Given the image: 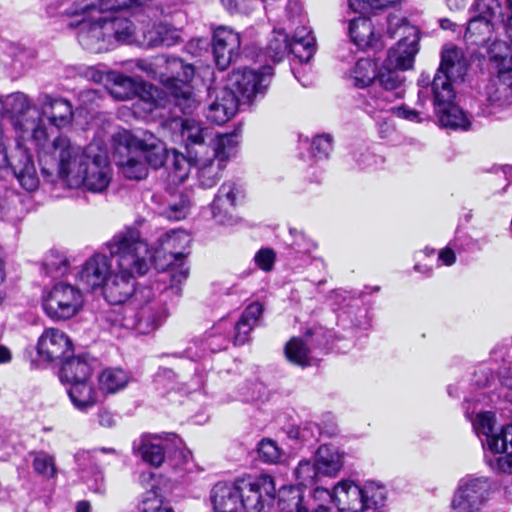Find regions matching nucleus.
Instances as JSON below:
<instances>
[{"label": "nucleus", "mask_w": 512, "mask_h": 512, "mask_svg": "<svg viewBox=\"0 0 512 512\" xmlns=\"http://www.w3.org/2000/svg\"><path fill=\"white\" fill-rule=\"evenodd\" d=\"M38 162L45 178L53 181L57 176L70 188L102 193L112 180L108 150L100 141L82 147L60 133L52 138L51 145L42 152Z\"/></svg>", "instance_id": "f257e3e1"}, {"label": "nucleus", "mask_w": 512, "mask_h": 512, "mask_svg": "<svg viewBox=\"0 0 512 512\" xmlns=\"http://www.w3.org/2000/svg\"><path fill=\"white\" fill-rule=\"evenodd\" d=\"M114 261L102 292L111 305L125 303L135 292L136 279L146 275L156 262L157 248L136 226L120 230L104 244Z\"/></svg>", "instance_id": "f03ea898"}, {"label": "nucleus", "mask_w": 512, "mask_h": 512, "mask_svg": "<svg viewBox=\"0 0 512 512\" xmlns=\"http://www.w3.org/2000/svg\"><path fill=\"white\" fill-rule=\"evenodd\" d=\"M157 138L145 133L142 140L130 131L119 130L112 136L113 157L121 173L131 180H140L147 176V165L154 169L160 167V157L156 152Z\"/></svg>", "instance_id": "7ed1b4c3"}, {"label": "nucleus", "mask_w": 512, "mask_h": 512, "mask_svg": "<svg viewBox=\"0 0 512 512\" xmlns=\"http://www.w3.org/2000/svg\"><path fill=\"white\" fill-rule=\"evenodd\" d=\"M478 436H484L482 445L493 456L486 455V463L497 473L512 474V425L495 431V415L492 412L466 411Z\"/></svg>", "instance_id": "20e7f679"}, {"label": "nucleus", "mask_w": 512, "mask_h": 512, "mask_svg": "<svg viewBox=\"0 0 512 512\" xmlns=\"http://www.w3.org/2000/svg\"><path fill=\"white\" fill-rule=\"evenodd\" d=\"M191 243V236L184 230L175 229L167 232L162 238V250L166 267L162 269V283L169 281L165 289L179 295L180 285L188 278L189 267L186 264L187 249Z\"/></svg>", "instance_id": "39448f33"}, {"label": "nucleus", "mask_w": 512, "mask_h": 512, "mask_svg": "<svg viewBox=\"0 0 512 512\" xmlns=\"http://www.w3.org/2000/svg\"><path fill=\"white\" fill-rule=\"evenodd\" d=\"M176 71V76L162 79V109L170 105L177 107L183 114L192 113L199 105V101L193 92L190 81L194 76V68L183 64L181 60L167 61Z\"/></svg>", "instance_id": "423d86ee"}, {"label": "nucleus", "mask_w": 512, "mask_h": 512, "mask_svg": "<svg viewBox=\"0 0 512 512\" xmlns=\"http://www.w3.org/2000/svg\"><path fill=\"white\" fill-rule=\"evenodd\" d=\"M398 69H389L385 63L378 75V84L368 91L363 101V110L374 119H384L391 110V104L403 96L404 78Z\"/></svg>", "instance_id": "0eeeda50"}, {"label": "nucleus", "mask_w": 512, "mask_h": 512, "mask_svg": "<svg viewBox=\"0 0 512 512\" xmlns=\"http://www.w3.org/2000/svg\"><path fill=\"white\" fill-rule=\"evenodd\" d=\"M387 34L390 38L399 37L395 47L388 51L385 67L389 69L408 70L412 68L418 52L419 32L416 27L397 17L388 19Z\"/></svg>", "instance_id": "6e6552de"}, {"label": "nucleus", "mask_w": 512, "mask_h": 512, "mask_svg": "<svg viewBox=\"0 0 512 512\" xmlns=\"http://www.w3.org/2000/svg\"><path fill=\"white\" fill-rule=\"evenodd\" d=\"M493 494L492 480L469 474L462 477L452 495L450 512H484Z\"/></svg>", "instance_id": "1a4fd4ad"}, {"label": "nucleus", "mask_w": 512, "mask_h": 512, "mask_svg": "<svg viewBox=\"0 0 512 512\" xmlns=\"http://www.w3.org/2000/svg\"><path fill=\"white\" fill-rule=\"evenodd\" d=\"M314 498L330 499L337 505L339 512H364L378 504L372 487L361 488L352 481L339 482L333 492L325 488H316Z\"/></svg>", "instance_id": "9d476101"}, {"label": "nucleus", "mask_w": 512, "mask_h": 512, "mask_svg": "<svg viewBox=\"0 0 512 512\" xmlns=\"http://www.w3.org/2000/svg\"><path fill=\"white\" fill-rule=\"evenodd\" d=\"M306 17L298 0H288L284 16L279 22L283 30L292 34V54L300 62H308L315 52V38L306 27Z\"/></svg>", "instance_id": "9b49d317"}, {"label": "nucleus", "mask_w": 512, "mask_h": 512, "mask_svg": "<svg viewBox=\"0 0 512 512\" xmlns=\"http://www.w3.org/2000/svg\"><path fill=\"white\" fill-rule=\"evenodd\" d=\"M42 306L48 317L69 320L82 309L83 296L77 287L59 282L43 292Z\"/></svg>", "instance_id": "f8f14e48"}, {"label": "nucleus", "mask_w": 512, "mask_h": 512, "mask_svg": "<svg viewBox=\"0 0 512 512\" xmlns=\"http://www.w3.org/2000/svg\"><path fill=\"white\" fill-rule=\"evenodd\" d=\"M431 86L435 113L440 125L453 130H469L471 121L464 111L454 104L455 92L453 88H448L447 79H433Z\"/></svg>", "instance_id": "ddd939ff"}, {"label": "nucleus", "mask_w": 512, "mask_h": 512, "mask_svg": "<svg viewBox=\"0 0 512 512\" xmlns=\"http://www.w3.org/2000/svg\"><path fill=\"white\" fill-rule=\"evenodd\" d=\"M111 95L118 100H128L134 94L138 96L134 104L135 113L143 118H149L158 109V98L160 92L157 87L146 82L137 83L131 77L119 75L115 78V86L110 91Z\"/></svg>", "instance_id": "4468645a"}, {"label": "nucleus", "mask_w": 512, "mask_h": 512, "mask_svg": "<svg viewBox=\"0 0 512 512\" xmlns=\"http://www.w3.org/2000/svg\"><path fill=\"white\" fill-rule=\"evenodd\" d=\"M273 69L263 67L260 71L244 68L233 71L228 78L226 89L232 90L240 101L251 102L260 93H264L270 85Z\"/></svg>", "instance_id": "2eb2a0df"}, {"label": "nucleus", "mask_w": 512, "mask_h": 512, "mask_svg": "<svg viewBox=\"0 0 512 512\" xmlns=\"http://www.w3.org/2000/svg\"><path fill=\"white\" fill-rule=\"evenodd\" d=\"M237 480L244 512H261L275 497L274 479L269 475Z\"/></svg>", "instance_id": "dca6fc26"}, {"label": "nucleus", "mask_w": 512, "mask_h": 512, "mask_svg": "<svg viewBox=\"0 0 512 512\" xmlns=\"http://www.w3.org/2000/svg\"><path fill=\"white\" fill-rule=\"evenodd\" d=\"M333 337L334 333L331 330L323 327L321 324H314L313 327L306 330L305 341L300 337H293L287 342L284 349L285 356L296 365L308 366L310 364L308 344L327 347L333 343Z\"/></svg>", "instance_id": "f3484780"}, {"label": "nucleus", "mask_w": 512, "mask_h": 512, "mask_svg": "<svg viewBox=\"0 0 512 512\" xmlns=\"http://www.w3.org/2000/svg\"><path fill=\"white\" fill-rule=\"evenodd\" d=\"M35 110L37 111L36 119H41V123L46 120L51 126L58 129L69 127L74 119L72 103L55 94L39 93L36 98Z\"/></svg>", "instance_id": "a211bd4d"}, {"label": "nucleus", "mask_w": 512, "mask_h": 512, "mask_svg": "<svg viewBox=\"0 0 512 512\" xmlns=\"http://www.w3.org/2000/svg\"><path fill=\"white\" fill-rule=\"evenodd\" d=\"M113 263L110 255L101 252L94 253L79 266L75 276L76 280L84 289L92 291L102 289L108 276L112 273Z\"/></svg>", "instance_id": "6ab92c4d"}, {"label": "nucleus", "mask_w": 512, "mask_h": 512, "mask_svg": "<svg viewBox=\"0 0 512 512\" xmlns=\"http://www.w3.org/2000/svg\"><path fill=\"white\" fill-rule=\"evenodd\" d=\"M36 350L38 357L43 362H61L73 353V344L63 331L57 328H47L39 337Z\"/></svg>", "instance_id": "aec40b11"}, {"label": "nucleus", "mask_w": 512, "mask_h": 512, "mask_svg": "<svg viewBox=\"0 0 512 512\" xmlns=\"http://www.w3.org/2000/svg\"><path fill=\"white\" fill-rule=\"evenodd\" d=\"M241 197H243V191L236 183L227 181L220 186L210 205L212 217L216 223L227 226L237 223V217L232 211Z\"/></svg>", "instance_id": "412c9836"}, {"label": "nucleus", "mask_w": 512, "mask_h": 512, "mask_svg": "<svg viewBox=\"0 0 512 512\" xmlns=\"http://www.w3.org/2000/svg\"><path fill=\"white\" fill-rule=\"evenodd\" d=\"M239 103V97L232 90L211 88L208 91L206 118L211 123L222 125L236 114Z\"/></svg>", "instance_id": "4be33fe9"}, {"label": "nucleus", "mask_w": 512, "mask_h": 512, "mask_svg": "<svg viewBox=\"0 0 512 512\" xmlns=\"http://www.w3.org/2000/svg\"><path fill=\"white\" fill-rule=\"evenodd\" d=\"M182 5V0H162V45L182 42V28L187 22Z\"/></svg>", "instance_id": "5701e85b"}, {"label": "nucleus", "mask_w": 512, "mask_h": 512, "mask_svg": "<svg viewBox=\"0 0 512 512\" xmlns=\"http://www.w3.org/2000/svg\"><path fill=\"white\" fill-rule=\"evenodd\" d=\"M240 36L229 27L220 26L213 33V57L219 70L227 69L238 57Z\"/></svg>", "instance_id": "b1692460"}, {"label": "nucleus", "mask_w": 512, "mask_h": 512, "mask_svg": "<svg viewBox=\"0 0 512 512\" xmlns=\"http://www.w3.org/2000/svg\"><path fill=\"white\" fill-rule=\"evenodd\" d=\"M484 96L488 113H496L512 106V74H498L485 87Z\"/></svg>", "instance_id": "393cba45"}, {"label": "nucleus", "mask_w": 512, "mask_h": 512, "mask_svg": "<svg viewBox=\"0 0 512 512\" xmlns=\"http://www.w3.org/2000/svg\"><path fill=\"white\" fill-rule=\"evenodd\" d=\"M467 71V61L461 49L454 45H445L441 53V62L433 79H447L448 88H453L454 82L463 80Z\"/></svg>", "instance_id": "a878e982"}, {"label": "nucleus", "mask_w": 512, "mask_h": 512, "mask_svg": "<svg viewBox=\"0 0 512 512\" xmlns=\"http://www.w3.org/2000/svg\"><path fill=\"white\" fill-rule=\"evenodd\" d=\"M211 500L215 512H244L238 480L217 483L211 491Z\"/></svg>", "instance_id": "bb28decb"}, {"label": "nucleus", "mask_w": 512, "mask_h": 512, "mask_svg": "<svg viewBox=\"0 0 512 512\" xmlns=\"http://www.w3.org/2000/svg\"><path fill=\"white\" fill-rule=\"evenodd\" d=\"M189 451L175 434L162 436V468L166 471L181 470L187 463Z\"/></svg>", "instance_id": "cd10ccee"}, {"label": "nucleus", "mask_w": 512, "mask_h": 512, "mask_svg": "<svg viewBox=\"0 0 512 512\" xmlns=\"http://www.w3.org/2000/svg\"><path fill=\"white\" fill-rule=\"evenodd\" d=\"M65 385L68 396L77 410L86 412L97 404L98 392L91 378Z\"/></svg>", "instance_id": "c85d7f7f"}, {"label": "nucleus", "mask_w": 512, "mask_h": 512, "mask_svg": "<svg viewBox=\"0 0 512 512\" xmlns=\"http://www.w3.org/2000/svg\"><path fill=\"white\" fill-rule=\"evenodd\" d=\"M143 494L139 503L140 512H160V474L145 471L139 478Z\"/></svg>", "instance_id": "c756f323"}, {"label": "nucleus", "mask_w": 512, "mask_h": 512, "mask_svg": "<svg viewBox=\"0 0 512 512\" xmlns=\"http://www.w3.org/2000/svg\"><path fill=\"white\" fill-rule=\"evenodd\" d=\"M349 35L352 42L360 49L382 47V43L374 31V26L368 18L359 17L351 20Z\"/></svg>", "instance_id": "7c9ffc66"}, {"label": "nucleus", "mask_w": 512, "mask_h": 512, "mask_svg": "<svg viewBox=\"0 0 512 512\" xmlns=\"http://www.w3.org/2000/svg\"><path fill=\"white\" fill-rule=\"evenodd\" d=\"M162 169H164L167 181L177 185L188 177L190 162L176 150H165L162 153Z\"/></svg>", "instance_id": "2f4dec72"}, {"label": "nucleus", "mask_w": 512, "mask_h": 512, "mask_svg": "<svg viewBox=\"0 0 512 512\" xmlns=\"http://www.w3.org/2000/svg\"><path fill=\"white\" fill-rule=\"evenodd\" d=\"M464 39L468 44L477 46H490L494 41H499L492 20L478 16L469 21Z\"/></svg>", "instance_id": "473e14b6"}, {"label": "nucleus", "mask_w": 512, "mask_h": 512, "mask_svg": "<svg viewBox=\"0 0 512 512\" xmlns=\"http://www.w3.org/2000/svg\"><path fill=\"white\" fill-rule=\"evenodd\" d=\"M168 125L170 129L179 131L181 140L186 147L197 145L203 148L208 129L204 128L200 122L190 118L175 117Z\"/></svg>", "instance_id": "72a5a7b5"}, {"label": "nucleus", "mask_w": 512, "mask_h": 512, "mask_svg": "<svg viewBox=\"0 0 512 512\" xmlns=\"http://www.w3.org/2000/svg\"><path fill=\"white\" fill-rule=\"evenodd\" d=\"M92 376V366L86 357L68 355L61 361L59 378L62 383L69 384L90 379Z\"/></svg>", "instance_id": "f704fd0d"}, {"label": "nucleus", "mask_w": 512, "mask_h": 512, "mask_svg": "<svg viewBox=\"0 0 512 512\" xmlns=\"http://www.w3.org/2000/svg\"><path fill=\"white\" fill-rule=\"evenodd\" d=\"M133 453L141 460L152 466H160V436L156 434H143L133 442Z\"/></svg>", "instance_id": "c9c22d12"}, {"label": "nucleus", "mask_w": 512, "mask_h": 512, "mask_svg": "<svg viewBox=\"0 0 512 512\" xmlns=\"http://www.w3.org/2000/svg\"><path fill=\"white\" fill-rule=\"evenodd\" d=\"M119 10H116L118 12ZM115 11L105 13V28L111 36L112 47L116 43L129 42L134 34L133 23L126 17L115 16Z\"/></svg>", "instance_id": "e433bc0d"}, {"label": "nucleus", "mask_w": 512, "mask_h": 512, "mask_svg": "<svg viewBox=\"0 0 512 512\" xmlns=\"http://www.w3.org/2000/svg\"><path fill=\"white\" fill-rule=\"evenodd\" d=\"M239 140L237 134H223L216 136L210 143L211 156L226 166L230 158L237 153Z\"/></svg>", "instance_id": "4c0bfd02"}, {"label": "nucleus", "mask_w": 512, "mask_h": 512, "mask_svg": "<svg viewBox=\"0 0 512 512\" xmlns=\"http://www.w3.org/2000/svg\"><path fill=\"white\" fill-rule=\"evenodd\" d=\"M289 34L280 27L274 28L265 47V56L273 62H278L283 59L287 52L292 53V38L289 39Z\"/></svg>", "instance_id": "58836bf2"}, {"label": "nucleus", "mask_w": 512, "mask_h": 512, "mask_svg": "<svg viewBox=\"0 0 512 512\" xmlns=\"http://www.w3.org/2000/svg\"><path fill=\"white\" fill-rule=\"evenodd\" d=\"M315 462L321 475L335 476L342 467V457L332 446L321 445L315 455Z\"/></svg>", "instance_id": "ea45409f"}, {"label": "nucleus", "mask_w": 512, "mask_h": 512, "mask_svg": "<svg viewBox=\"0 0 512 512\" xmlns=\"http://www.w3.org/2000/svg\"><path fill=\"white\" fill-rule=\"evenodd\" d=\"M129 381V374L120 368L105 369L98 376L99 389L106 394H113L124 389Z\"/></svg>", "instance_id": "a19ab883"}, {"label": "nucleus", "mask_w": 512, "mask_h": 512, "mask_svg": "<svg viewBox=\"0 0 512 512\" xmlns=\"http://www.w3.org/2000/svg\"><path fill=\"white\" fill-rule=\"evenodd\" d=\"M198 179L204 188L214 187L221 177V172L226 167L210 156L197 159Z\"/></svg>", "instance_id": "79ce46f5"}, {"label": "nucleus", "mask_w": 512, "mask_h": 512, "mask_svg": "<svg viewBox=\"0 0 512 512\" xmlns=\"http://www.w3.org/2000/svg\"><path fill=\"white\" fill-rule=\"evenodd\" d=\"M42 272L49 277L58 278L68 273L70 262L67 256L59 251L50 250L44 257Z\"/></svg>", "instance_id": "37998d69"}, {"label": "nucleus", "mask_w": 512, "mask_h": 512, "mask_svg": "<svg viewBox=\"0 0 512 512\" xmlns=\"http://www.w3.org/2000/svg\"><path fill=\"white\" fill-rule=\"evenodd\" d=\"M377 65L370 59H359L350 71L349 79L358 88L367 87L376 78Z\"/></svg>", "instance_id": "c03bdc74"}, {"label": "nucleus", "mask_w": 512, "mask_h": 512, "mask_svg": "<svg viewBox=\"0 0 512 512\" xmlns=\"http://www.w3.org/2000/svg\"><path fill=\"white\" fill-rule=\"evenodd\" d=\"M490 61L498 70V74H512V54L504 41H494L488 47Z\"/></svg>", "instance_id": "a18cd8bd"}, {"label": "nucleus", "mask_w": 512, "mask_h": 512, "mask_svg": "<svg viewBox=\"0 0 512 512\" xmlns=\"http://www.w3.org/2000/svg\"><path fill=\"white\" fill-rule=\"evenodd\" d=\"M303 491L299 486H283L278 492V507L282 512H299L305 510L301 507Z\"/></svg>", "instance_id": "49530a36"}, {"label": "nucleus", "mask_w": 512, "mask_h": 512, "mask_svg": "<svg viewBox=\"0 0 512 512\" xmlns=\"http://www.w3.org/2000/svg\"><path fill=\"white\" fill-rule=\"evenodd\" d=\"M290 234L293 236L291 247L295 257L303 258L305 264L311 263V253L316 249V243L303 232L291 229Z\"/></svg>", "instance_id": "de8ad7c7"}, {"label": "nucleus", "mask_w": 512, "mask_h": 512, "mask_svg": "<svg viewBox=\"0 0 512 512\" xmlns=\"http://www.w3.org/2000/svg\"><path fill=\"white\" fill-rule=\"evenodd\" d=\"M32 455V467L36 474L46 479L56 476L57 469L52 455L44 451L33 452Z\"/></svg>", "instance_id": "09e8293b"}, {"label": "nucleus", "mask_w": 512, "mask_h": 512, "mask_svg": "<svg viewBox=\"0 0 512 512\" xmlns=\"http://www.w3.org/2000/svg\"><path fill=\"white\" fill-rule=\"evenodd\" d=\"M259 458L268 464L280 463L284 457L283 450L269 438L262 439L257 446Z\"/></svg>", "instance_id": "8fccbe9b"}, {"label": "nucleus", "mask_w": 512, "mask_h": 512, "mask_svg": "<svg viewBox=\"0 0 512 512\" xmlns=\"http://www.w3.org/2000/svg\"><path fill=\"white\" fill-rule=\"evenodd\" d=\"M295 477L299 485L308 486L312 485L320 474L315 461L302 460L294 471Z\"/></svg>", "instance_id": "3c124183"}, {"label": "nucleus", "mask_w": 512, "mask_h": 512, "mask_svg": "<svg viewBox=\"0 0 512 512\" xmlns=\"http://www.w3.org/2000/svg\"><path fill=\"white\" fill-rule=\"evenodd\" d=\"M189 208V199L185 195L180 194L168 203L165 217L171 221L182 220L188 215Z\"/></svg>", "instance_id": "603ef678"}, {"label": "nucleus", "mask_w": 512, "mask_h": 512, "mask_svg": "<svg viewBox=\"0 0 512 512\" xmlns=\"http://www.w3.org/2000/svg\"><path fill=\"white\" fill-rule=\"evenodd\" d=\"M473 7L478 17L491 19L493 23L502 17L501 0H475Z\"/></svg>", "instance_id": "864d4df0"}, {"label": "nucleus", "mask_w": 512, "mask_h": 512, "mask_svg": "<svg viewBox=\"0 0 512 512\" xmlns=\"http://www.w3.org/2000/svg\"><path fill=\"white\" fill-rule=\"evenodd\" d=\"M398 0H348L349 8L354 12L366 13L370 9H381L393 5Z\"/></svg>", "instance_id": "5fc2aeb1"}, {"label": "nucleus", "mask_w": 512, "mask_h": 512, "mask_svg": "<svg viewBox=\"0 0 512 512\" xmlns=\"http://www.w3.org/2000/svg\"><path fill=\"white\" fill-rule=\"evenodd\" d=\"M332 150V138L328 134L314 137L311 143V151L314 157L326 158Z\"/></svg>", "instance_id": "6e6d98bb"}, {"label": "nucleus", "mask_w": 512, "mask_h": 512, "mask_svg": "<svg viewBox=\"0 0 512 512\" xmlns=\"http://www.w3.org/2000/svg\"><path fill=\"white\" fill-rule=\"evenodd\" d=\"M498 381L500 385L498 397H503L512 403V369L510 367L504 368L498 376Z\"/></svg>", "instance_id": "4d7b16f0"}, {"label": "nucleus", "mask_w": 512, "mask_h": 512, "mask_svg": "<svg viewBox=\"0 0 512 512\" xmlns=\"http://www.w3.org/2000/svg\"><path fill=\"white\" fill-rule=\"evenodd\" d=\"M276 260L275 252L270 248H261L254 256L257 267L265 272L273 269Z\"/></svg>", "instance_id": "13d9d810"}, {"label": "nucleus", "mask_w": 512, "mask_h": 512, "mask_svg": "<svg viewBox=\"0 0 512 512\" xmlns=\"http://www.w3.org/2000/svg\"><path fill=\"white\" fill-rule=\"evenodd\" d=\"M390 113L411 122L420 123L423 121L421 112L405 105L396 107L391 104V110L387 114Z\"/></svg>", "instance_id": "bf43d9fd"}, {"label": "nucleus", "mask_w": 512, "mask_h": 512, "mask_svg": "<svg viewBox=\"0 0 512 512\" xmlns=\"http://www.w3.org/2000/svg\"><path fill=\"white\" fill-rule=\"evenodd\" d=\"M221 3L230 12L248 13L256 0H221Z\"/></svg>", "instance_id": "052dcab7"}, {"label": "nucleus", "mask_w": 512, "mask_h": 512, "mask_svg": "<svg viewBox=\"0 0 512 512\" xmlns=\"http://www.w3.org/2000/svg\"><path fill=\"white\" fill-rule=\"evenodd\" d=\"M252 329L251 322H236L234 325V343L241 345L249 341Z\"/></svg>", "instance_id": "680f3d73"}, {"label": "nucleus", "mask_w": 512, "mask_h": 512, "mask_svg": "<svg viewBox=\"0 0 512 512\" xmlns=\"http://www.w3.org/2000/svg\"><path fill=\"white\" fill-rule=\"evenodd\" d=\"M474 383L479 387H491L495 381L490 369L480 368L473 376Z\"/></svg>", "instance_id": "e2e57ef3"}, {"label": "nucleus", "mask_w": 512, "mask_h": 512, "mask_svg": "<svg viewBox=\"0 0 512 512\" xmlns=\"http://www.w3.org/2000/svg\"><path fill=\"white\" fill-rule=\"evenodd\" d=\"M263 311L264 307L260 302H252L245 308L240 320H259Z\"/></svg>", "instance_id": "0e129e2a"}, {"label": "nucleus", "mask_w": 512, "mask_h": 512, "mask_svg": "<svg viewBox=\"0 0 512 512\" xmlns=\"http://www.w3.org/2000/svg\"><path fill=\"white\" fill-rule=\"evenodd\" d=\"M438 262L445 266H452L455 264L456 254L452 248V243L439 251Z\"/></svg>", "instance_id": "69168bd1"}, {"label": "nucleus", "mask_w": 512, "mask_h": 512, "mask_svg": "<svg viewBox=\"0 0 512 512\" xmlns=\"http://www.w3.org/2000/svg\"><path fill=\"white\" fill-rule=\"evenodd\" d=\"M160 43V31L153 25L152 29L143 32V44L148 48L157 47Z\"/></svg>", "instance_id": "338daca9"}, {"label": "nucleus", "mask_w": 512, "mask_h": 512, "mask_svg": "<svg viewBox=\"0 0 512 512\" xmlns=\"http://www.w3.org/2000/svg\"><path fill=\"white\" fill-rule=\"evenodd\" d=\"M98 422L101 426L106 428H110L116 423L114 415L106 409H101L98 412Z\"/></svg>", "instance_id": "774afa93"}]
</instances>
